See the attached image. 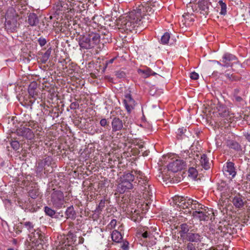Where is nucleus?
I'll return each mask as SVG.
<instances>
[{
	"label": "nucleus",
	"instance_id": "37",
	"mask_svg": "<svg viewBox=\"0 0 250 250\" xmlns=\"http://www.w3.org/2000/svg\"><path fill=\"white\" fill-rule=\"evenodd\" d=\"M217 189L221 191L225 192L229 189V185L226 182L221 181L218 184Z\"/></svg>",
	"mask_w": 250,
	"mask_h": 250
},
{
	"label": "nucleus",
	"instance_id": "35",
	"mask_svg": "<svg viewBox=\"0 0 250 250\" xmlns=\"http://www.w3.org/2000/svg\"><path fill=\"white\" fill-rule=\"evenodd\" d=\"M187 129L184 127L179 128L176 132L177 138L179 140L182 139Z\"/></svg>",
	"mask_w": 250,
	"mask_h": 250
},
{
	"label": "nucleus",
	"instance_id": "42",
	"mask_svg": "<svg viewBox=\"0 0 250 250\" xmlns=\"http://www.w3.org/2000/svg\"><path fill=\"white\" fill-rule=\"evenodd\" d=\"M193 202H194L193 200H192L191 199H188V200L187 203L184 200H182V201L181 205H184V206H183L184 208L185 207L186 208H188L189 206H191L193 204Z\"/></svg>",
	"mask_w": 250,
	"mask_h": 250
},
{
	"label": "nucleus",
	"instance_id": "58",
	"mask_svg": "<svg viewBox=\"0 0 250 250\" xmlns=\"http://www.w3.org/2000/svg\"><path fill=\"white\" fill-rule=\"evenodd\" d=\"M244 136L245 137L246 140L250 143V133L245 132L243 134Z\"/></svg>",
	"mask_w": 250,
	"mask_h": 250
},
{
	"label": "nucleus",
	"instance_id": "52",
	"mask_svg": "<svg viewBox=\"0 0 250 250\" xmlns=\"http://www.w3.org/2000/svg\"><path fill=\"white\" fill-rule=\"evenodd\" d=\"M44 167V166L41 162L39 163L36 168L37 172L39 173L41 172L42 171Z\"/></svg>",
	"mask_w": 250,
	"mask_h": 250
},
{
	"label": "nucleus",
	"instance_id": "36",
	"mask_svg": "<svg viewBox=\"0 0 250 250\" xmlns=\"http://www.w3.org/2000/svg\"><path fill=\"white\" fill-rule=\"evenodd\" d=\"M218 4L221 7V11L220 14L221 15L225 16L227 14V4L222 0H219Z\"/></svg>",
	"mask_w": 250,
	"mask_h": 250
},
{
	"label": "nucleus",
	"instance_id": "26",
	"mask_svg": "<svg viewBox=\"0 0 250 250\" xmlns=\"http://www.w3.org/2000/svg\"><path fill=\"white\" fill-rule=\"evenodd\" d=\"M122 236L120 232L117 230H114L111 233V238L113 241L120 243L122 239Z\"/></svg>",
	"mask_w": 250,
	"mask_h": 250
},
{
	"label": "nucleus",
	"instance_id": "15",
	"mask_svg": "<svg viewBox=\"0 0 250 250\" xmlns=\"http://www.w3.org/2000/svg\"><path fill=\"white\" fill-rule=\"evenodd\" d=\"M210 4V3L208 0H200L198 2V7L200 10V13L204 15H208Z\"/></svg>",
	"mask_w": 250,
	"mask_h": 250
},
{
	"label": "nucleus",
	"instance_id": "6",
	"mask_svg": "<svg viewBox=\"0 0 250 250\" xmlns=\"http://www.w3.org/2000/svg\"><path fill=\"white\" fill-rule=\"evenodd\" d=\"M125 99L123 100V103L127 112L130 114L131 111L134 109L136 103L132 98L130 93L125 94Z\"/></svg>",
	"mask_w": 250,
	"mask_h": 250
},
{
	"label": "nucleus",
	"instance_id": "31",
	"mask_svg": "<svg viewBox=\"0 0 250 250\" xmlns=\"http://www.w3.org/2000/svg\"><path fill=\"white\" fill-rule=\"evenodd\" d=\"M170 38V34L168 32H165L161 37L160 41V43L163 45L168 44Z\"/></svg>",
	"mask_w": 250,
	"mask_h": 250
},
{
	"label": "nucleus",
	"instance_id": "41",
	"mask_svg": "<svg viewBox=\"0 0 250 250\" xmlns=\"http://www.w3.org/2000/svg\"><path fill=\"white\" fill-rule=\"evenodd\" d=\"M10 145L12 148L15 150H17L20 148V143L18 141H11Z\"/></svg>",
	"mask_w": 250,
	"mask_h": 250
},
{
	"label": "nucleus",
	"instance_id": "50",
	"mask_svg": "<svg viewBox=\"0 0 250 250\" xmlns=\"http://www.w3.org/2000/svg\"><path fill=\"white\" fill-rule=\"evenodd\" d=\"M225 75L227 78V79L231 82L236 81V80L235 76H234L233 74L226 73Z\"/></svg>",
	"mask_w": 250,
	"mask_h": 250
},
{
	"label": "nucleus",
	"instance_id": "27",
	"mask_svg": "<svg viewBox=\"0 0 250 250\" xmlns=\"http://www.w3.org/2000/svg\"><path fill=\"white\" fill-rule=\"evenodd\" d=\"M200 163L203 167L205 169H208L209 168V160L206 154L202 155L200 159Z\"/></svg>",
	"mask_w": 250,
	"mask_h": 250
},
{
	"label": "nucleus",
	"instance_id": "2",
	"mask_svg": "<svg viewBox=\"0 0 250 250\" xmlns=\"http://www.w3.org/2000/svg\"><path fill=\"white\" fill-rule=\"evenodd\" d=\"M142 10L140 7H136L130 11L123 22L124 28L128 31H132L142 23Z\"/></svg>",
	"mask_w": 250,
	"mask_h": 250
},
{
	"label": "nucleus",
	"instance_id": "59",
	"mask_svg": "<svg viewBox=\"0 0 250 250\" xmlns=\"http://www.w3.org/2000/svg\"><path fill=\"white\" fill-rule=\"evenodd\" d=\"M212 62H214V63H216L217 64H218L219 65L223 67V63H221L219 61H216V60H212Z\"/></svg>",
	"mask_w": 250,
	"mask_h": 250
},
{
	"label": "nucleus",
	"instance_id": "28",
	"mask_svg": "<svg viewBox=\"0 0 250 250\" xmlns=\"http://www.w3.org/2000/svg\"><path fill=\"white\" fill-rule=\"evenodd\" d=\"M180 229H181L179 231L180 237L181 238H183L185 237L186 234L187 235V234L188 233V231H189L188 226L186 223L182 224L180 225Z\"/></svg>",
	"mask_w": 250,
	"mask_h": 250
},
{
	"label": "nucleus",
	"instance_id": "24",
	"mask_svg": "<svg viewBox=\"0 0 250 250\" xmlns=\"http://www.w3.org/2000/svg\"><path fill=\"white\" fill-rule=\"evenodd\" d=\"M192 216L200 221H206L208 219V216L206 213L201 211L195 210L192 212Z\"/></svg>",
	"mask_w": 250,
	"mask_h": 250
},
{
	"label": "nucleus",
	"instance_id": "49",
	"mask_svg": "<svg viewBox=\"0 0 250 250\" xmlns=\"http://www.w3.org/2000/svg\"><path fill=\"white\" fill-rule=\"evenodd\" d=\"M117 221L116 219H112L108 225L109 228L110 229H114L116 226Z\"/></svg>",
	"mask_w": 250,
	"mask_h": 250
},
{
	"label": "nucleus",
	"instance_id": "30",
	"mask_svg": "<svg viewBox=\"0 0 250 250\" xmlns=\"http://www.w3.org/2000/svg\"><path fill=\"white\" fill-rule=\"evenodd\" d=\"M105 203V199H102L100 200L99 204L98 205L96 209H95L94 211L96 213L100 214L101 213L102 211L104 208Z\"/></svg>",
	"mask_w": 250,
	"mask_h": 250
},
{
	"label": "nucleus",
	"instance_id": "7",
	"mask_svg": "<svg viewBox=\"0 0 250 250\" xmlns=\"http://www.w3.org/2000/svg\"><path fill=\"white\" fill-rule=\"evenodd\" d=\"M16 134L27 140H32L35 137L34 133L29 128L21 127L18 128L16 131Z\"/></svg>",
	"mask_w": 250,
	"mask_h": 250
},
{
	"label": "nucleus",
	"instance_id": "43",
	"mask_svg": "<svg viewBox=\"0 0 250 250\" xmlns=\"http://www.w3.org/2000/svg\"><path fill=\"white\" fill-rule=\"evenodd\" d=\"M190 154V152L189 150H186L184 151H182L181 153V158L185 160V161H186L187 158H188V156H189V154Z\"/></svg>",
	"mask_w": 250,
	"mask_h": 250
},
{
	"label": "nucleus",
	"instance_id": "9",
	"mask_svg": "<svg viewBox=\"0 0 250 250\" xmlns=\"http://www.w3.org/2000/svg\"><path fill=\"white\" fill-rule=\"evenodd\" d=\"M223 170L226 176H230L232 178L236 174L234 163L232 162L228 161L224 166Z\"/></svg>",
	"mask_w": 250,
	"mask_h": 250
},
{
	"label": "nucleus",
	"instance_id": "1",
	"mask_svg": "<svg viewBox=\"0 0 250 250\" xmlns=\"http://www.w3.org/2000/svg\"><path fill=\"white\" fill-rule=\"evenodd\" d=\"M135 174L138 180V185L139 189L146 192L148 195L152 194V187L149 183L148 180L144 174L141 171H125L119 178V182L117 187L116 191L120 194H124L134 188Z\"/></svg>",
	"mask_w": 250,
	"mask_h": 250
},
{
	"label": "nucleus",
	"instance_id": "11",
	"mask_svg": "<svg viewBox=\"0 0 250 250\" xmlns=\"http://www.w3.org/2000/svg\"><path fill=\"white\" fill-rule=\"evenodd\" d=\"M231 201L234 208L237 209H242L245 205V202L243 197L240 194L232 197Z\"/></svg>",
	"mask_w": 250,
	"mask_h": 250
},
{
	"label": "nucleus",
	"instance_id": "53",
	"mask_svg": "<svg viewBox=\"0 0 250 250\" xmlns=\"http://www.w3.org/2000/svg\"><path fill=\"white\" fill-rule=\"evenodd\" d=\"M187 250H196L195 246L192 243H188L187 246Z\"/></svg>",
	"mask_w": 250,
	"mask_h": 250
},
{
	"label": "nucleus",
	"instance_id": "10",
	"mask_svg": "<svg viewBox=\"0 0 250 250\" xmlns=\"http://www.w3.org/2000/svg\"><path fill=\"white\" fill-rule=\"evenodd\" d=\"M222 59V62L223 63V67H232L233 63L231 62L237 60V58L232 54L229 53H225L223 55Z\"/></svg>",
	"mask_w": 250,
	"mask_h": 250
},
{
	"label": "nucleus",
	"instance_id": "5",
	"mask_svg": "<svg viewBox=\"0 0 250 250\" xmlns=\"http://www.w3.org/2000/svg\"><path fill=\"white\" fill-rule=\"evenodd\" d=\"M5 29L8 32H14L17 27V20L14 15H9L8 12L5 15Z\"/></svg>",
	"mask_w": 250,
	"mask_h": 250
},
{
	"label": "nucleus",
	"instance_id": "17",
	"mask_svg": "<svg viewBox=\"0 0 250 250\" xmlns=\"http://www.w3.org/2000/svg\"><path fill=\"white\" fill-rule=\"evenodd\" d=\"M67 238H66L68 240L69 238H71L72 239V241H75V239L76 238V235L73 233H69L67 236ZM73 244L72 242H69V241L62 242V244L60 245V248H58L59 250H69L71 245Z\"/></svg>",
	"mask_w": 250,
	"mask_h": 250
},
{
	"label": "nucleus",
	"instance_id": "23",
	"mask_svg": "<svg viewBox=\"0 0 250 250\" xmlns=\"http://www.w3.org/2000/svg\"><path fill=\"white\" fill-rule=\"evenodd\" d=\"M43 210L45 214L47 216H49L52 218H58L59 214L56 211L48 206H45L43 208Z\"/></svg>",
	"mask_w": 250,
	"mask_h": 250
},
{
	"label": "nucleus",
	"instance_id": "33",
	"mask_svg": "<svg viewBox=\"0 0 250 250\" xmlns=\"http://www.w3.org/2000/svg\"><path fill=\"white\" fill-rule=\"evenodd\" d=\"M21 224L23 225L24 227L29 231V232H33L34 231H35L34 229V225L32 222L30 221H26L25 222H21Z\"/></svg>",
	"mask_w": 250,
	"mask_h": 250
},
{
	"label": "nucleus",
	"instance_id": "54",
	"mask_svg": "<svg viewBox=\"0 0 250 250\" xmlns=\"http://www.w3.org/2000/svg\"><path fill=\"white\" fill-rule=\"evenodd\" d=\"M115 59H116V58H113L109 60L105 61L104 69L106 68L108 66V64H112L114 62V61Z\"/></svg>",
	"mask_w": 250,
	"mask_h": 250
},
{
	"label": "nucleus",
	"instance_id": "57",
	"mask_svg": "<svg viewBox=\"0 0 250 250\" xmlns=\"http://www.w3.org/2000/svg\"><path fill=\"white\" fill-rule=\"evenodd\" d=\"M33 99V100H31V99L30 100L28 103L27 104V106H30L31 109L32 108V106L33 104L35 103V100H36L35 97Z\"/></svg>",
	"mask_w": 250,
	"mask_h": 250
},
{
	"label": "nucleus",
	"instance_id": "48",
	"mask_svg": "<svg viewBox=\"0 0 250 250\" xmlns=\"http://www.w3.org/2000/svg\"><path fill=\"white\" fill-rule=\"evenodd\" d=\"M232 100L233 102L238 103H241L244 101L243 98L239 95L232 98Z\"/></svg>",
	"mask_w": 250,
	"mask_h": 250
},
{
	"label": "nucleus",
	"instance_id": "55",
	"mask_svg": "<svg viewBox=\"0 0 250 250\" xmlns=\"http://www.w3.org/2000/svg\"><path fill=\"white\" fill-rule=\"evenodd\" d=\"M100 125L101 126L105 127L107 125V121L105 118L102 119L100 121Z\"/></svg>",
	"mask_w": 250,
	"mask_h": 250
},
{
	"label": "nucleus",
	"instance_id": "61",
	"mask_svg": "<svg viewBox=\"0 0 250 250\" xmlns=\"http://www.w3.org/2000/svg\"><path fill=\"white\" fill-rule=\"evenodd\" d=\"M209 229L210 230H211V231H212V233H217L218 231H216L215 229H213L212 228H211V227L209 228Z\"/></svg>",
	"mask_w": 250,
	"mask_h": 250
},
{
	"label": "nucleus",
	"instance_id": "44",
	"mask_svg": "<svg viewBox=\"0 0 250 250\" xmlns=\"http://www.w3.org/2000/svg\"><path fill=\"white\" fill-rule=\"evenodd\" d=\"M116 76L120 79L125 78L126 76L125 73L123 71H117L115 72Z\"/></svg>",
	"mask_w": 250,
	"mask_h": 250
},
{
	"label": "nucleus",
	"instance_id": "40",
	"mask_svg": "<svg viewBox=\"0 0 250 250\" xmlns=\"http://www.w3.org/2000/svg\"><path fill=\"white\" fill-rule=\"evenodd\" d=\"M28 127L32 129H36L38 130L37 127H39V125L37 122L34 121H30L26 125Z\"/></svg>",
	"mask_w": 250,
	"mask_h": 250
},
{
	"label": "nucleus",
	"instance_id": "3",
	"mask_svg": "<svg viewBox=\"0 0 250 250\" xmlns=\"http://www.w3.org/2000/svg\"><path fill=\"white\" fill-rule=\"evenodd\" d=\"M50 203L53 207L61 209L65 207L66 203L64 193L60 190H54L51 194Z\"/></svg>",
	"mask_w": 250,
	"mask_h": 250
},
{
	"label": "nucleus",
	"instance_id": "60",
	"mask_svg": "<svg viewBox=\"0 0 250 250\" xmlns=\"http://www.w3.org/2000/svg\"><path fill=\"white\" fill-rule=\"evenodd\" d=\"M84 242V239L83 237H79V244H83Z\"/></svg>",
	"mask_w": 250,
	"mask_h": 250
},
{
	"label": "nucleus",
	"instance_id": "38",
	"mask_svg": "<svg viewBox=\"0 0 250 250\" xmlns=\"http://www.w3.org/2000/svg\"><path fill=\"white\" fill-rule=\"evenodd\" d=\"M40 194L38 188H34L29 191V196L32 199L37 198Z\"/></svg>",
	"mask_w": 250,
	"mask_h": 250
},
{
	"label": "nucleus",
	"instance_id": "25",
	"mask_svg": "<svg viewBox=\"0 0 250 250\" xmlns=\"http://www.w3.org/2000/svg\"><path fill=\"white\" fill-rule=\"evenodd\" d=\"M138 72L143 75L144 77L147 78L150 76H155L157 74L153 71L150 68H147L146 69H138Z\"/></svg>",
	"mask_w": 250,
	"mask_h": 250
},
{
	"label": "nucleus",
	"instance_id": "4",
	"mask_svg": "<svg viewBox=\"0 0 250 250\" xmlns=\"http://www.w3.org/2000/svg\"><path fill=\"white\" fill-rule=\"evenodd\" d=\"M138 237L140 241L142 242V245L146 246L151 247L156 243V238L150 231H141L138 233Z\"/></svg>",
	"mask_w": 250,
	"mask_h": 250
},
{
	"label": "nucleus",
	"instance_id": "22",
	"mask_svg": "<svg viewBox=\"0 0 250 250\" xmlns=\"http://www.w3.org/2000/svg\"><path fill=\"white\" fill-rule=\"evenodd\" d=\"M219 115L222 118H226L229 116V112L228 108L223 104H220L217 106Z\"/></svg>",
	"mask_w": 250,
	"mask_h": 250
},
{
	"label": "nucleus",
	"instance_id": "21",
	"mask_svg": "<svg viewBox=\"0 0 250 250\" xmlns=\"http://www.w3.org/2000/svg\"><path fill=\"white\" fill-rule=\"evenodd\" d=\"M37 87L38 84L35 81L31 82L28 86V92L32 98H34L38 94L37 91Z\"/></svg>",
	"mask_w": 250,
	"mask_h": 250
},
{
	"label": "nucleus",
	"instance_id": "29",
	"mask_svg": "<svg viewBox=\"0 0 250 250\" xmlns=\"http://www.w3.org/2000/svg\"><path fill=\"white\" fill-rule=\"evenodd\" d=\"M52 49L49 48L46 52L42 55L41 58V61L42 63H45L49 59L51 54Z\"/></svg>",
	"mask_w": 250,
	"mask_h": 250
},
{
	"label": "nucleus",
	"instance_id": "8",
	"mask_svg": "<svg viewBox=\"0 0 250 250\" xmlns=\"http://www.w3.org/2000/svg\"><path fill=\"white\" fill-rule=\"evenodd\" d=\"M185 167V162L184 160L176 159L169 163L167 166V168L169 171L173 172H177L182 170Z\"/></svg>",
	"mask_w": 250,
	"mask_h": 250
},
{
	"label": "nucleus",
	"instance_id": "13",
	"mask_svg": "<svg viewBox=\"0 0 250 250\" xmlns=\"http://www.w3.org/2000/svg\"><path fill=\"white\" fill-rule=\"evenodd\" d=\"M91 43L93 47H95L97 45L101 40V36L100 34L96 32H90L86 35Z\"/></svg>",
	"mask_w": 250,
	"mask_h": 250
},
{
	"label": "nucleus",
	"instance_id": "20",
	"mask_svg": "<svg viewBox=\"0 0 250 250\" xmlns=\"http://www.w3.org/2000/svg\"><path fill=\"white\" fill-rule=\"evenodd\" d=\"M64 214L67 219H69L72 220H74L77 216V212L74 209L73 205H71L67 208Z\"/></svg>",
	"mask_w": 250,
	"mask_h": 250
},
{
	"label": "nucleus",
	"instance_id": "51",
	"mask_svg": "<svg viewBox=\"0 0 250 250\" xmlns=\"http://www.w3.org/2000/svg\"><path fill=\"white\" fill-rule=\"evenodd\" d=\"M190 78L192 80H196L198 79V78H199V74L193 71V72L190 73Z\"/></svg>",
	"mask_w": 250,
	"mask_h": 250
},
{
	"label": "nucleus",
	"instance_id": "12",
	"mask_svg": "<svg viewBox=\"0 0 250 250\" xmlns=\"http://www.w3.org/2000/svg\"><path fill=\"white\" fill-rule=\"evenodd\" d=\"M111 127L112 133L121 130L124 127L122 120L118 117L113 118L111 122Z\"/></svg>",
	"mask_w": 250,
	"mask_h": 250
},
{
	"label": "nucleus",
	"instance_id": "46",
	"mask_svg": "<svg viewBox=\"0 0 250 250\" xmlns=\"http://www.w3.org/2000/svg\"><path fill=\"white\" fill-rule=\"evenodd\" d=\"M71 109L76 110L79 108V104L77 102H72L69 106Z\"/></svg>",
	"mask_w": 250,
	"mask_h": 250
},
{
	"label": "nucleus",
	"instance_id": "14",
	"mask_svg": "<svg viewBox=\"0 0 250 250\" xmlns=\"http://www.w3.org/2000/svg\"><path fill=\"white\" fill-rule=\"evenodd\" d=\"M79 45L83 49H89L93 48L91 43L86 36H83L79 38Z\"/></svg>",
	"mask_w": 250,
	"mask_h": 250
},
{
	"label": "nucleus",
	"instance_id": "34",
	"mask_svg": "<svg viewBox=\"0 0 250 250\" xmlns=\"http://www.w3.org/2000/svg\"><path fill=\"white\" fill-rule=\"evenodd\" d=\"M198 175V171L196 169L193 167H190L188 170V176L193 179H195Z\"/></svg>",
	"mask_w": 250,
	"mask_h": 250
},
{
	"label": "nucleus",
	"instance_id": "39",
	"mask_svg": "<svg viewBox=\"0 0 250 250\" xmlns=\"http://www.w3.org/2000/svg\"><path fill=\"white\" fill-rule=\"evenodd\" d=\"M53 161V158L51 156H47L45 157L42 162L41 163L43 165V166L45 167L46 166H50L52 162Z\"/></svg>",
	"mask_w": 250,
	"mask_h": 250
},
{
	"label": "nucleus",
	"instance_id": "18",
	"mask_svg": "<svg viewBox=\"0 0 250 250\" xmlns=\"http://www.w3.org/2000/svg\"><path fill=\"white\" fill-rule=\"evenodd\" d=\"M187 240L189 243H200L202 241L203 237L197 233L188 232L187 235Z\"/></svg>",
	"mask_w": 250,
	"mask_h": 250
},
{
	"label": "nucleus",
	"instance_id": "56",
	"mask_svg": "<svg viewBox=\"0 0 250 250\" xmlns=\"http://www.w3.org/2000/svg\"><path fill=\"white\" fill-rule=\"evenodd\" d=\"M240 92V89L239 88H235L233 92H232V98L236 96H238L239 95V93Z\"/></svg>",
	"mask_w": 250,
	"mask_h": 250
},
{
	"label": "nucleus",
	"instance_id": "47",
	"mask_svg": "<svg viewBox=\"0 0 250 250\" xmlns=\"http://www.w3.org/2000/svg\"><path fill=\"white\" fill-rule=\"evenodd\" d=\"M121 248L123 250H129V243L127 241H125L123 242L121 246Z\"/></svg>",
	"mask_w": 250,
	"mask_h": 250
},
{
	"label": "nucleus",
	"instance_id": "32",
	"mask_svg": "<svg viewBox=\"0 0 250 250\" xmlns=\"http://www.w3.org/2000/svg\"><path fill=\"white\" fill-rule=\"evenodd\" d=\"M197 156V154L195 155V154L193 153L191 151L190 154H189V156H188L187 160L184 161V162H185V166L187 163H189L190 165H194L195 163L196 157Z\"/></svg>",
	"mask_w": 250,
	"mask_h": 250
},
{
	"label": "nucleus",
	"instance_id": "45",
	"mask_svg": "<svg viewBox=\"0 0 250 250\" xmlns=\"http://www.w3.org/2000/svg\"><path fill=\"white\" fill-rule=\"evenodd\" d=\"M38 42L41 47L44 46L47 42L46 40L42 37L38 39Z\"/></svg>",
	"mask_w": 250,
	"mask_h": 250
},
{
	"label": "nucleus",
	"instance_id": "62",
	"mask_svg": "<svg viewBox=\"0 0 250 250\" xmlns=\"http://www.w3.org/2000/svg\"><path fill=\"white\" fill-rule=\"evenodd\" d=\"M209 250H223V249L218 250L216 249H210Z\"/></svg>",
	"mask_w": 250,
	"mask_h": 250
},
{
	"label": "nucleus",
	"instance_id": "19",
	"mask_svg": "<svg viewBox=\"0 0 250 250\" xmlns=\"http://www.w3.org/2000/svg\"><path fill=\"white\" fill-rule=\"evenodd\" d=\"M226 146L229 149H233L236 152L242 151V146L237 141L234 140H227L226 142Z\"/></svg>",
	"mask_w": 250,
	"mask_h": 250
},
{
	"label": "nucleus",
	"instance_id": "16",
	"mask_svg": "<svg viewBox=\"0 0 250 250\" xmlns=\"http://www.w3.org/2000/svg\"><path fill=\"white\" fill-rule=\"evenodd\" d=\"M39 21L38 16L36 13L32 12L28 14L26 21L30 26H36L39 24Z\"/></svg>",
	"mask_w": 250,
	"mask_h": 250
},
{
	"label": "nucleus",
	"instance_id": "64",
	"mask_svg": "<svg viewBox=\"0 0 250 250\" xmlns=\"http://www.w3.org/2000/svg\"><path fill=\"white\" fill-rule=\"evenodd\" d=\"M7 250H14V249L13 248H9Z\"/></svg>",
	"mask_w": 250,
	"mask_h": 250
},
{
	"label": "nucleus",
	"instance_id": "63",
	"mask_svg": "<svg viewBox=\"0 0 250 250\" xmlns=\"http://www.w3.org/2000/svg\"><path fill=\"white\" fill-rule=\"evenodd\" d=\"M194 21V20L193 18L190 19V21H192V22H193V21Z\"/></svg>",
	"mask_w": 250,
	"mask_h": 250
}]
</instances>
